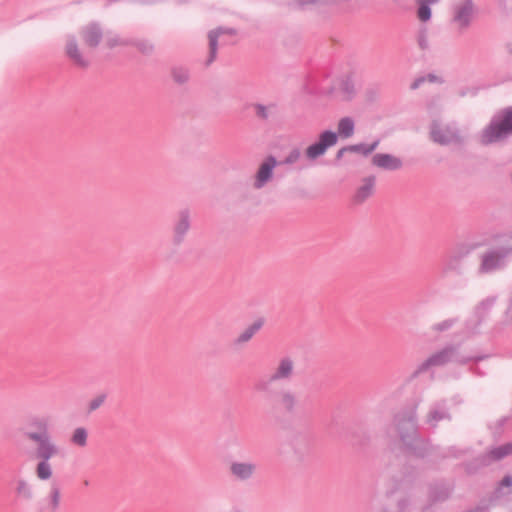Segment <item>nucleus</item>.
I'll return each instance as SVG.
<instances>
[{
    "label": "nucleus",
    "mask_w": 512,
    "mask_h": 512,
    "mask_svg": "<svg viewBox=\"0 0 512 512\" xmlns=\"http://www.w3.org/2000/svg\"><path fill=\"white\" fill-rule=\"evenodd\" d=\"M512 135V107L495 116L482 133V142L490 144Z\"/></svg>",
    "instance_id": "obj_1"
},
{
    "label": "nucleus",
    "mask_w": 512,
    "mask_h": 512,
    "mask_svg": "<svg viewBox=\"0 0 512 512\" xmlns=\"http://www.w3.org/2000/svg\"><path fill=\"white\" fill-rule=\"evenodd\" d=\"M394 424L401 441L411 449L417 436V409L411 407L400 411L394 417Z\"/></svg>",
    "instance_id": "obj_2"
},
{
    "label": "nucleus",
    "mask_w": 512,
    "mask_h": 512,
    "mask_svg": "<svg viewBox=\"0 0 512 512\" xmlns=\"http://www.w3.org/2000/svg\"><path fill=\"white\" fill-rule=\"evenodd\" d=\"M24 436L34 442L36 447H47L56 445L49 433V423L46 417H29L24 431Z\"/></svg>",
    "instance_id": "obj_3"
},
{
    "label": "nucleus",
    "mask_w": 512,
    "mask_h": 512,
    "mask_svg": "<svg viewBox=\"0 0 512 512\" xmlns=\"http://www.w3.org/2000/svg\"><path fill=\"white\" fill-rule=\"evenodd\" d=\"M294 374V360L290 356H284L279 359L276 367L267 379L260 380L255 384V390L258 392H269L273 383L280 381H290Z\"/></svg>",
    "instance_id": "obj_4"
},
{
    "label": "nucleus",
    "mask_w": 512,
    "mask_h": 512,
    "mask_svg": "<svg viewBox=\"0 0 512 512\" xmlns=\"http://www.w3.org/2000/svg\"><path fill=\"white\" fill-rule=\"evenodd\" d=\"M431 139L440 145L460 144L462 137L459 130L453 124L442 125L434 120L430 127Z\"/></svg>",
    "instance_id": "obj_5"
},
{
    "label": "nucleus",
    "mask_w": 512,
    "mask_h": 512,
    "mask_svg": "<svg viewBox=\"0 0 512 512\" xmlns=\"http://www.w3.org/2000/svg\"><path fill=\"white\" fill-rule=\"evenodd\" d=\"M507 257L500 246L488 249L480 257L478 274H489L502 269L506 265Z\"/></svg>",
    "instance_id": "obj_6"
},
{
    "label": "nucleus",
    "mask_w": 512,
    "mask_h": 512,
    "mask_svg": "<svg viewBox=\"0 0 512 512\" xmlns=\"http://www.w3.org/2000/svg\"><path fill=\"white\" fill-rule=\"evenodd\" d=\"M59 454L57 445L47 447H36L35 457L39 460L35 474L41 481H47L52 477L53 471L49 460Z\"/></svg>",
    "instance_id": "obj_7"
},
{
    "label": "nucleus",
    "mask_w": 512,
    "mask_h": 512,
    "mask_svg": "<svg viewBox=\"0 0 512 512\" xmlns=\"http://www.w3.org/2000/svg\"><path fill=\"white\" fill-rule=\"evenodd\" d=\"M338 140L337 133L326 130L319 136V140L305 150V155L309 160H315L325 154L326 150L336 145Z\"/></svg>",
    "instance_id": "obj_8"
},
{
    "label": "nucleus",
    "mask_w": 512,
    "mask_h": 512,
    "mask_svg": "<svg viewBox=\"0 0 512 512\" xmlns=\"http://www.w3.org/2000/svg\"><path fill=\"white\" fill-rule=\"evenodd\" d=\"M475 8L472 0H462L453 6L452 21L457 25L459 30L467 29L474 16Z\"/></svg>",
    "instance_id": "obj_9"
},
{
    "label": "nucleus",
    "mask_w": 512,
    "mask_h": 512,
    "mask_svg": "<svg viewBox=\"0 0 512 512\" xmlns=\"http://www.w3.org/2000/svg\"><path fill=\"white\" fill-rule=\"evenodd\" d=\"M279 164L277 159L269 155L259 165L253 181V187L257 190L264 188L274 176V170Z\"/></svg>",
    "instance_id": "obj_10"
},
{
    "label": "nucleus",
    "mask_w": 512,
    "mask_h": 512,
    "mask_svg": "<svg viewBox=\"0 0 512 512\" xmlns=\"http://www.w3.org/2000/svg\"><path fill=\"white\" fill-rule=\"evenodd\" d=\"M258 465L253 460H234L229 465V473L234 480L247 482L253 479L257 473Z\"/></svg>",
    "instance_id": "obj_11"
},
{
    "label": "nucleus",
    "mask_w": 512,
    "mask_h": 512,
    "mask_svg": "<svg viewBox=\"0 0 512 512\" xmlns=\"http://www.w3.org/2000/svg\"><path fill=\"white\" fill-rule=\"evenodd\" d=\"M454 354V348L452 346L445 347L444 349L432 354L425 361H423L414 372V375L426 372L431 367L443 366L451 361Z\"/></svg>",
    "instance_id": "obj_12"
},
{
    "label": "nucleus",
    "mask_w": 512,
    "mask_h": 512,
    "mask_svg": "<svg viewBox=\"0 0 512 512\" xmlns=\"http://www.w3.org/2000/svg\"><path fill=\"white\" fill-rule=\"evenodd\" d=\"M451 414L446 400L434 402L425 417V423L431 428H436L440 421H450Z\"/></svg>",
    "instance_id": "obj_13"
},
{
    "label": "nucleus",
    "mask_w": 512,
    "mask_h": 512,
    "mask_svg": "<svg viewBox=\"0 0 512 512\" xmlns=\"http://www.w3.org/2000/svg\"><path fill=\"white\" fill-rule=\"evenodd\" d=\"M271 399H273L274 404L279 409L292 413L297 405L296 395L289 389H281L276 393H272L271 390L266 392Z\"/></svg>",
    "instance_id": "obj_14"
},
{
    "label": "nucleus",
    "mask_w": 512,
    "mask_h": 512,
    "mask_svg": "<svg viewBox=\"0 0 512 512\" xmlns=\"http://www.w3.org/2000/svg\"><path fill=\"white\" fill-rule=\"evenodd\" d=\"M237 35V31L233 28H224V27H218L214 30H211L208 33V39H209V57L206 61V65H210L217 56L218 51V40L220 37L224 36H231L235 37Z\"/></svg>",
    "instance_id": "obj_15"
},
{
    "label": "nucleus",
    "mask_w": 512,
    "mask_h": 512,
    "mask_svg": "<svg viewBox=\"0 0 512 512\" xmlns=\"http://www.w3.org/2000/svg\"><path fill=\"white\" fill-rule=\"evenodd\" d=\"M190 229V214L188 210H181L173 228L174 243L180 244Z\"/></svg>",
    "instance_id": "obj_16"
},
{
    "label": "nucleus",
    "mask_w": 512,
    "mask_h": 512,
    "mask_svg": "<svg viewBox=\"0 0 512 512\" xmlns=\"http://www.w3.org/2000/svg\"><path fill=\"white\" fill-rule=\"evenodd\" d=\"M372 164L378 168L388 171H395L403 166V162L400 158L387 153L375 154L372 157Z\"/></svg>",
    "instance_id": "obj_17"
},
{
    "label": "nucleus",
    "mask_w": 512,
    "mask_h": 512,
    "mask_svg": "<svg viewBox=\"0 0 512 512\" xmlns=\"http://www.w3.org/2000/svg\"><path fill=\"white\" fill-rule=\"evenodd\" d=\"M81 36L87 46L94 48L100 43L103 33L99 24L90 23L83 27L81 30Z\"/></svg>",
    "instance_id": "obj_18"
},
{
    "label": "nucleus",
    "mask_w": 512,
    "mask_h": 512,
    "mask_svg": "<svg viewBox=\"0 0 512 512\" xmlns=\"http://www.w3.org/2000/svg\"><path fill=\"white\" fill-rule=\"evenodd\" d=\"M509 455H512V442L490 449L486 454L481 456V463L483 465H489L491 462L501 460Z\"/></svg>",
    "instance_id": "obj_19"
},
{
    "label": "nucleus",
    "mask_w": 512,
    "mask_h": 512,
    "mask_svg": "<svg viewBox=\"0 0 512 512\" xmlns=\"http://www.w3.org/2000/svg\"><path fill=\"white\" fill-rule=\"evenodd\" d=\"M375 186V177L368 176L363 179L362 184L356 190L355 195L353 197V201L355 204H362L368 198L373 195Z\"/></svg>",
    "instance_id": "obj_20"
},
{
    "label": "nucleus",
    "mask_w": 512,
    "mask_h": 512,
    "mask_svg": "<svg viewBox=\"0 0 512 512\" xmlns=\"http://www.w3.org/2000/svg\"><path fill=\"white\" fill-rule=\"evenodd\" d=\"M66 53L75 65L81 68H87L89 61L82 55L79 50L76 38L71 36L67 40Z\"/></svg>",
    "instance_id": "obj_21"
},
{
    "label": "nucleus",
    "mask_w": 512,
    "mask_h": 512,
    "mask_svg": "<svg viewBox=\"0 0 512 512\" xmlns=\"http://www.w3.org/2000/svg\"><path fill=\"white\" fill-rule=\"evenodd\" d=\"M264 324L263 319H257L251 325L246 327L243 332H241L238 337L234 340L236 345H242L250 341L253 336L262 328Z\"/></svg>",
    "instance_id": "obj_22"
},
{
    "label": "nucleus",
    "mask_w": 512,
    "mask_h": 512,
    "mask_svg": "<svg viewBox=\"0 0 512 512\" xmlns=\"http://www.w3.org/2000/svg\"><path fill=\"white\" fill-rule=\"evenodd\" d=\"M61 503V490L57 484H52L47 496V509L50 512H57Z\"/></svg>",
    "instance_id": "obj_23"
},
{
    "label": "nucleus",
    "mask_w": 512,
    "mask_h": 512,
    "mask_svg": "<svg viewBox=\"0 0 512 512\" xmlns=\"http://www.w3.org/2000/svg\"><path fill=\"white\" fill-rule=\"evenodd\" d=\"M15 492L20 499L25 501H30L34 497L32 485L23 478L16 481Z\"/></svg>",
    "instance_id": "obj_24"
},
{
    "label": "nucleus",
    "mask_w": 512,
    "mask_h": 512,
    "mask_svg": "<svg viewBox=\"0 0 512 512\" xmlns=\"http://www.w3.org/2000/svg\"><path fill=\"white\" fill-rule=\"evenodd\" d=\"M439 0H416L418 5L417 16L420 21L427 22L431 18L430 5L438 3Z\"/></svg>",
    "instance_id": "obj_25"
},
{
    "label": "nucleus",
    "mask_w": 512,
    "mask_h": 512,
    "mask_svg": "<svg viewBox=\"0 0 512 512\" xmlns=\"http://www.w3.org/2000/svg\"><path fill=\"white\" fill-rule=\"evenodd\" d=\"M355 123L351 117H343L338 122L337 131L343 138H349L354 134Z\"/></svg>",
    "instance_id": "obj_26"
},
{
    "label": "nucleus",
    "mask_w": 512,
    "mask_h": 512,
    "mask_svg": "<svg viewBox=\"0 0 512 512\" xmlns=\"http://www.w3.org/2000/svg\"><path fill=\"white\" fill-rule=\"evenodd\" d=\"M255 115L261 120H268L276 110V104L270 103L263 105L260 103L253 104Z\"/></svg>",
    "instance_id": "obj_27"
},
{
    "label": "nucleus",
    "mask_w": 512,
    "mask_h": 512,
    "mask_svg": "<svg viewBox=\"0 0 512 512\" xmlns=\"http://www.w3.org/2000/svg\"><path fill=\"white\" fill-rule=\"evenodd\" d=\"M379 143H380V140L376 139L371 144L359 143V144H355V145H350L349 151L355 152V153H360L364 156H368L373 151H375L377 149V147L379 146Z\"/></svg>",
    "instance_id": "obj_28"
},
{
    "label": "nucleus",
    "mask_w": 512,
    "mask_h": 512,
    "mask_svg": "<svg viewBox=\"0 0 512 512\" xmlns=\"http://www.w3.org/2000/svg\"><path fill=\"white\" fill-rule=\"evenodd\" d=\"M88 432L83 427H78L74 430L71 442L79 447H85L87 445Z\"/></svg>",
    "instance_id": "obj_29"
},
{
    "label": "nucleus",
    "mask_w": 512,
    "mask_h": 512,
    "mask_svg": "<svg viewBox=\"0 0 512 512\" xmlns=\"http://www.w3.org/2000/svg\"><path fill=\"white\" fill-rule=\"evenodd\" d=\"M130 45L135 46L141 53L149 55L153 52L154 46L148 40H130Z\"/></svg>",
    "instance_id": "obj_30"
},
{
    "label": "nucleus",
    "mask_w": 512,
    "mask_h": 512,
    "mask_svg": "<svg viewBox=\"0 0 512 512\" xmlns=\"http://www.w3.org/2000/svg\"><path fill=\"white\" fill-rule=\"evenodd\" d=\"M172 76H173V79L175 80V82H177L179 84H183L188 81L189 72L185 68L178 67V68H174L172 70Z\"/></svg>",
    "instance_id": "obj_31"
},
{
    "label": "nucleus",
    "mask_w": 512,
    "mask_h": 512,
    "mask_svg": "<svg viewBox=\"0 0 512 512\" xmlns=\"http://www.w3.org/2000/svg\"><path fill=\"white\" fill-rule=\"evenodd\" d=\"M500 247L507 256L512 254V231L500 236Z\"/></svg>",
    "instance_id": "obj_32"
},
{
    "label": "nucleus",
    "mask_w": 512,
    "mask_h": 512,
    "mask_svg": "<svg viewBox=\"0 0 512 512\" xmlns=\"http://www.w3.org/2000/svg\"><path fill=\"white\" fill-rule=\"evenodd\" d=\"M106 44L109 48H114L116 46H128L130 45V39H123L118 35H112L107 37Z\"/></svg>",
    "instance_id": "obj_33"
},
{
    "label": "nucleus",
    "mask_w": 512,
    "mask_h": 512,
    "mask_svg": "<svg viewBox=\"0 0 512 512\" xmlns=\"http://www.w3.org/2000/svg\"><path fill=\"white\" fill-rule=\"evenodd\" d=\"M341 92L343 93L344 99H350L354 94V85L350 79H344L340 84Z\"/></svg>",
    "instance_id": "obj_34"
},
{
    "label": "nucleus",
    "mask_w": 512,
    "mask_h": 512,
    "mask_svg": "<svg viewBox=\"0 0 512 512\" xmlns=\"http://www.w3.org/2000/svg\"><path fill=\"white\" fill-rule=\"evenodd\" d=\"M457 322L456 319H446L432 326V330L435 332H444L449 330Z\"/></svg>",
    "instance_id": "obj_35"
},
{
    "label": "nucleus",
    "mask_w": 512,
    "mask_h": 512,
    "mask_svg": "<svg viewBox=\"0 0 512 512\" xmlns=\"http://www.w3.org/2000/svg\"><path fill=\"white\" fill-rule=\"evenodd\" d=\"M301 157V152L299 149L295 148L289 152V154L284 158L281 162L282 164L291 165L296 163Z\"/></svg>",
    "instance_id": "obj_36"
},
{
    "label": "nucleus",
    "mask_w": 512,
    "mask_h": 512,
    "mask_svg": "<svg viewBox=\"0 0 512 512\" xmlns=\"http://www.w3.org/2000/svg\"><path fill=\"white\" fill-rule=\"evenodd\" d=\"M105 399V394H101L93 398L89 403V411L92 412L98 409L104 403Z\"/></svg>",
    "instance_id": "obj_37"
},
{
    "label": "nucleus",
    "mask_w": 512,
    "mask_h": 512,
    "mask_svg": "<svg viewBox=\"0 0 512 512\" xmlns=\"http://www.w3.org/2000/svg\"><path fill=\"white\" fill-rule=\"evenodd\" d=\"M495 301H496L495 297L486 298L478 305V310H482V311L489 310L494 305Z\"/></svg>",
    "instance_id": "obj_38"
},
{
    "label": "nucleus",
    "mask_w": 512,
    "mask_h": 512,
    "mask_svg": "<svg viewBox=\"0 0 512 512\" xmlns=\"http://www.w3.org/2000/svg\"><path fill=\"white\" fill-rule=\"evenodd\" d=\"M460 256H457V255H451L447 258L446 260V263H445V268L446 269H454L456 268V266L459 264L460 262Z\"/></svg>",
    "instance_id": "obj_39"
},
{
    "label": "nucleus",
    "mask_w": 512,
    "mask_h": 512,
    "mask_svg": "<svg viewBox=\"0 0 512 512\" xmlns=\"http://www.w3.org/2000/svg\"><path fill=\"white\" fill-rule=\"evenodd\" d=\"M418 45L422 50H426L429 46L428 38L425 31H421L418 36Z\"/></svg>",
    "instance_id": "obj_40"
},
{
    "label": "nucleus",
    "mask_w": 512,
    "mask_h": 512,
    "mask_svg": "<svg viewBox=\"0 0 512 512\" xmlns=\"http://www.w3.org/2000/svg\"><path fill=\"white\" fill-rule=\"evenodd\" d=\"M409 505H410L409 500H407V499L400 500L398 502L399 512H408L407 508L409 507Z\"/></svg>",
    "instance_id": "obj_41"
},
{
    "label": "nucleus",
    "mask_w": 512,
    "mask_h": 512,
    "mask_svg": "<svg viewBox=\"0 0 512 512\" xmlns=\"http://www.w3.org/2000/svg\"><path fill=\"white\" fill-rule=\"evenodd\" d=\"M512 486V476L506 475L502 481L500 482L499 489L501 487H511Z\"/></svg>",
    "instance_id": "obj_42"
},
{
    "label": "nucleus",
    "mask_w": 512,
    "mask_h": 512,
    "mask_svg": "<svg viewBox=\"0 0 512 512\" xmlns=\"http://www.w3.org/2000/svg\"><path fill=\"white\" fill-rule=\"evenodd\" d=\"M425 80H426V79H425V77H420V78L416 79V80L412 83L411 88H412V89H417V88H419V87H420V85H421L422 83H424V82H425Z\"/></svg>",
    "instance_id": "obj_43"
},
{
    "label": "nucleus",
    "mask_w": 512,
    "mask_h": 512,
    "mask_svg": "<svg viewBox=\"0 0 512 512\" xmlns=\"http://www.w3.org/2000/svg\"><path fill=\"white\" fill-rule=\"evenodd\" d=\"M349 151V146H346V147H343L341 148L338 152H337V158H341L343 156V154L345 152Z\"/></svg>",
    "instance_id": "obj_44"
},
{
    "label": "nucleus",
    "mask_w": 512,
    "mask_h": 512,
    "mask_svg": "<svg viewBox=\"0 0 512 512\" xmlns=\"http://www.w3.org/2000/svg\"><path fill=\"white\" fill-rule=\"evenodd\" d=\"M234 43H235L234 41L224 40V38H222V40H221L222 45H229V44H234Z\"/></svg>",
    "instance_id": "obj_45"
},
{
    "label": "nucleus",
    "mask_w": 512,
    "mask_h": 512,
    "mask_svg": "<svg viewBox=\"0 0 512 512\" xmlns=\"http://www.w3.org/2000/svg\"><path fill=\"white\" fill-rule=\"evenodd\" d=\"M428 78H429L430 82H433L435 80V76L434 75H429Z\"/></svg>",
    "instance_id": "obj_46"
}]
</instances>
